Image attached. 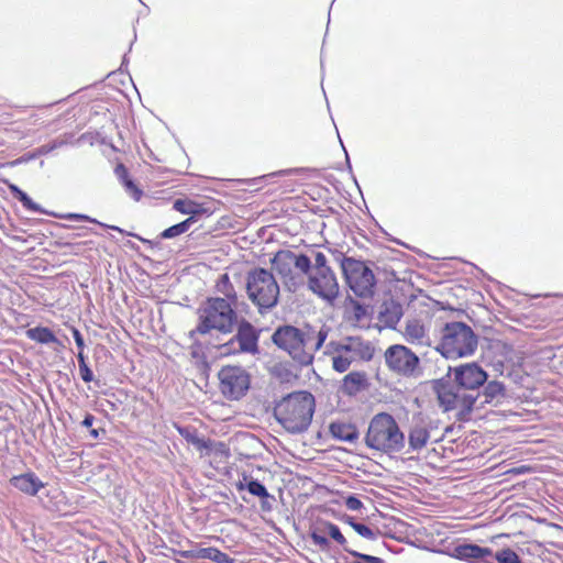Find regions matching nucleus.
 I'll list each match as a JSON object with an SVG mask.
<instances>
[{
  "label": "nucleus",
  "mask_w": 563,
  "mask_h": 563,
  "mask_svg": "<svg viewBox=\"0 0 563 563\" xmlns=\"http://www.w3.org/2000/svg\"><path fill=\"white\" fill-rule=\"evenodd\" d=\"M454 558L464 561H476L486 556H493L489 548H482L477 544H461L454 549Z\"/></svg>",
  "instance_id": "18"
},
{
  "label": "nucleus",
  "mask_w": 563,
  "mask_h": 563,
  "mask_svg": "<svg viewBox=\"0 0 563 563\" xmlns=\"http://www.w3.org/2000/svg\"><path fill=\"white\" fill-rule=\"evenodd\" d=\"M73 335H74L77 347L79 349V351L82 352L84 347H85V342H84L81 333L77 329L74 328Z\"/></svg>",
  "instance_id": "42"
},
{
  "label": "nucleus",
  "mask_w": 563,
  "mask_h": 563,
  "mask_svg": "<svg viewBox=\"0 0 563 563\" xmlns=\"http://www.w3.org/2000/svg\"><path fill=\"white\" fill-rule=\"evenodd\" d=\"M345 551H347L351 555L361 559V561H355L352 563H384L383 559L369 554H363L357 551L349 550L347 548H344Z\"/></svg>",
  "instance_id": "36"
},
{
  "label": "nucleus",
  "mask_w": 563,
  "mask_h": 563,
  "mask_svg": "<svg viewBox=\"0 0 563 563\" xmlns=\"http://www.w3.org/2000/svg\"><path fill=\"white\" fill-rule=\"evenodd\" d=\"M311 540L316 545H318L322 550L328 549L330 545L328 538L318 532H312Z\"/></svg>",
  "instance_id": "37"
},
{
  "label": "nucleus",
  "mask_w": 563,
  "mask_h": 563,
  "mask_svg": "<svg viewBox=\"0 0 563 563\" xmlns=\"http://www.w3.org/2000/svg\"><path fill=\"white\" fill-rule=\"evenodd\" d=\"M344 504L349 510L353 511H357L363 507V503L355 496L346 497Z\"/></svg>",
  "instance_id": "38"
},
{
  "label": "nucleus",
  "mask_w": 563,
  "mask_h": 563,
  "mask_svg": "<svg viewBox=\"0 0 563 563\" xmlns=\"http://www.w3.org/2000/svg\"><path fill=\"white\" fill-rule=\"evenodd\" d=\"M365 443L379 452L398 453L405 448V435L391 415L380 412L372 418Z\"/></svg>",
  "instance_id": "5"
},
{
  "label": "nucleus",
  "mask_w": 563,
  "mask_h": 563,
  "mask_svg": "<svg viewBox=\"0 0 563 563\" xmlns=\"http://www.w3.org/2000/svg\"><path fill=\"white\" fill-rule=\"evenodd\" d=\"M314 407L312 394L295 391L277 404L274 415L288 432L300 433L310 426Z\"/></svg>",
  "instance_id": "2"
},
{
  "label": "nucleus",
  "mask_w": 563,
  "mask_h": 563,
  "mask_svg": "<svg viewBox=\"0 0 563 563\" xmlns=\"http://www.w3.org/2000/svg\"><path fill=\"white\" fill-rule=\"evenodd\" d=\"M222 394L230 399H239L250 387V376L239 366H224L219 372Z\"/></svg>",
  "instance_id": "13"
},
{
  "label": "nucleus",
  "mask_w": 563,
  "mask_h": 563,
  "mask_svg": "<svg viewBox=\"0 0 563 563\" xmlns=\"http://www.w3.org/2000/svg\"><path fill=\"white\" fill-rule=\"evenodd\" d=\"M217 290L227 297V300H230L231 305L236 302V292L234 290L233 285L230 282L228 274H223L220 276L217 283Z\"/></svg>",
  "instance_id": "25"
},
{
  "label": "nucleus",
  "mask_w": 563,
  "mask_h": 563,
  "mask_svg": "<svg viewBox=\"0 0 563 563\" xmlns=\"http://www.w3.org/2000/svg\"><path fill=\"white\" fill-rule=\"evenodd\" d=\"M341 268L346 284L357 297L368 298L374 295L375 275L364 262L353 257H343Z\"/></svg>",
  "instance_id": "11"
},
{
  "label": "nucleus",
  "mask_w": 563,
  "mask_h": 563,
  "mask_svg": "<svg viewBox=\"0 0 563 563\" xmlns=\"http://www.w3.org/2000/svg\"><path fill=\"white\" fill-rule=\"evenodd\" d=\"M305 277L308 289L319 298L332 303L339 297L338 278L324 253L311 251L309 267L303 272Z\"/></svg>",
  "instance_id": "4"
},
{
  "label": "nucleus",
  "mask_w": 563,
  "mask_h": 563,
  "mask_svg": "<svg viewBox=\"0 0 563 563\" xmlns=\"http://www.w3.org/2000/svg\"><path fill=\"white\" fill-rule=\"evenodd\" d=\"M504 385L497 380L489 382L485 389L484 395L486 397V401H493L494 399H497L498 397L504 395Z\"/></svg>",
  "instance_id": "31"
},
{
  "label": "nucleus",
  "mask_w": 563,
  "mask_h": 563,
  "mask_svg": "<svg viewBox=\"0 0 563 563\" xmlns=\"http://www.w3.org/2000/svg\"><path fill=\"white\" fill-rule=\"evenodd\" d=\"M440 341L434 346L446 360L472 356L477 350L478 338L473 329L464 322H446L440 331Z\"/></svg>",
  "instance_id": "3"
},
{
  "label": "nucleus",
  "mask_w": 563,
  "mask_h": 563,
  "mask_svg": "<svg viewBox=\"0 0 563 563\" xmlns=\"http://www.w3.org/2000/svg\"><path fill=\"white\" fill-rule=\"evenodd\" d=\"M194 222H195V218L189 217L185 221L177 223L175 225H172L168 229L164 230L162 232L161 236L163 239H172V238L178 236L183 233H186L190 229V227Z\"/></svg>",
  "instance_id": "26"
},
{
  "label": "nucleus",
  "mask_w": 563,
  "mask_h": 563,
  "mask_svg": "<svg viewBox=\"0 0 563 563\" xmlns=\"http://www.w3.org/2000/svg\"><path fill=\"white\" fill-rule=\"evenodd\" d=\"M330 328L322 324L316 327L305 323L300 327L285 324L278 327L272 341L285 351L300 366L311 365L314 354L325 343Z\"/></svg>",
  "instance_id": "1"
},
{
  "label": "nucleus",
  "mask_w": 563,
  "mask_h": 563,
  "mask_svg": "<svg viewBox=\"0 0 563 563\" xmlns=\"http://www.w3.org/2000/svg\"><path fill=\"white\" fill-rule=\"evenodd\" d=\"M433 388L439 406L444 411L455 410L457 416H465L472 411L476 397L464 391L456 383L441 378L434 382Z\"/></svg>",
  "instance_id": "10"
},
{
  "label": "nucleus",
  "mask_w": 563,
  "mask_h": 563,
  "mask_svg": "<svg viewBox=\"0 0 563 563\" xmlns=\"http://www.w3.org/2000/svg\"><path fill=\"white\" fill-rule=\"evenodd\" d=\"M325 531L333 539L335 540L339 544L341 545H345L346 543V539L345 537L342 534V532L340 531L339 527L335 526L334 523H331V522H327L325 526Z\"/></svg>",
  "instance_id": "35"
},
{
  "label": "nucleus",
  "mask_w": 563,
  "mask_h": 563,
  "mask_svg": "<svg viewBox=\"0 0 563 563\" xmlns=\"http://www.w3.org/2000/svg\"><path fill=\"white\" fill-rule=\"evenodd\" d=\"M124 186L129 194H131L135 200L140 199L142 191L134 185V183L131 179H125Z\"/></svg>",
  "instance_id": "40"
},
{
  "label": "nucleus",
  "mask_w": 563,
  "mask_h": 563,
  "mask_svg": "<svg viewBox=\"0 0 563 563\" xmlns=\"http://www.w3.org/2000/svg\"><path fill=\"white\" fill-rule=\"evenodd\" d=\"M78 365H79V373L80 377L85 383H90L93 380V374L89 366L86 363V356L84 355V352L79 351L78 355Z\"/></svg>",
  "instance_id": "33"
},
{
  "label": "nucleus",
  "mask_w": 563,
  "mask_h": 563,
  "mask_svg": "<svg viewBox=\"0 0 563 563\" xmlns=\"http://www.w3.org/2000/svg\"><path fill=\"white\" fill-rule=\"evenodd\" d=\"M214 548H194L180 552V555L187 560L194 559H212Z\"/></svg>",
  "instance_id": "29"
},
{
  "label": "nucleus",
  "mask_w": 563,
  "mask_h": 563,
  "mask_svg": "<svg viewBox=\"0 0 563 563\" xmlns=\"http://www.w3.org/2000/svg\"><path fill=\"white\" fill-rule=\"evenodd\" d=\"M275 497L268 493V497H261V509L265 512L273 510V503Z\"/></svg>",
  "instance_id": "41"
},
{
  "label": "nucleus",
  "mask_w": 563,
  "mask_h": 563,
  "mask_svg": "<svg viewBox=\"0 0 563 563\" xmlns=\"http://www.w3.org/2000/svg\"><path fill=\"white\" fill-rule=\"evenodd\" d=\"M361 537L367 539V540H375L377 539V531L369 528L366 525L355 522L352 517H347L345 520Z\"/></svg>",
  "instance_id": "28"
},
{
  "label": "nucleus",
  "mask_w": 563,
  "mask_h": 563,
  "mask_svg": "<svg viewBox=\"0 0 563 563\" xmlns=\"http://www.w3.org/2000/svg\"><path fill=\"white\" fill-rule=\"evenodd\" d=\"M211 560L217 563H233V560L227 553H223L216 548L213 550Z\"/></svg>",
  "instance_id": "39"
},
{
  "label": "nucleus",
  "mask_w": 563,
  "mask_h": 563,
  "mask_svg": "<svg viewBox=\"0 0 563 563\" xmlns=\"http://www.w3.org/2000/svg\"><path fill=\"white\" fill-rule=\"evenodd\" d=\"M174 209L184 214H190V217H194L196 214H200L203 212L202 206L192 200L177 199L174 202Z\"/></svg>",
  "instance_id": "24"
},
{
  "label": "nucleus",
  "mask_w": 563,
  "mask_h": 563,
  "mask_svg": "<svg viewBox=\"0 0 563 563\" xmlns=\"http://www.w3.org/2000/svg\"><path fill=\"white\" fill-rule=\"evenodd\" d=\"M115 172H117L118 176H119V177H121V178L123 179V181H124L125 179H128V172H126V169L124 168V166H123V165H119V166L117 167Z\"/></svg>",
  "instance_id": "44"
},
{
  "label": "nucleus",
  "mask_w": 563,
  "mask_h": 563,
  "mask_svg": "<svg viewBox=\"0 0 563 563\" xmlns=\"http://www.w3.org/2000/svg\"><path fill=\"white\" fill-rule=\"evenodd\" d=\"M26 336L30 340L42 343V344H49V343L59 344V340L56 338V335L53 333V331L46 327L31 328L26 331Z\"/></svg>",
  "instance_id": "21"
},
{
  "label": "nucleus",
  "mask_w": 563,
  "mask_h": 563,
  "mask_svg": "<svg viewBox=\"0 0 563 563\" xmlns=\"http://www.w3.org/2000/svg\"><path fill=\"white\" fill-rule=\"evenodd\" d=\"M245 289L247 298L261 314L274 309L279 300L280 287L272 272L254 268L246 275Z\"/></svg>",
  "instance_id": "7"
},
{
  "label": "nucleus",
  "mask_w": 563,
  "mask_h": 563,
  "mask_svg": "<svg viewBox=\"0 0 563 563\" xmlns=\"http://www.w3.org/2000/svg\"><path fill=\"white\" fill-rule=\"evenodd\" d=\"M449 373H453L454 383L464 391L476 390L487 380V373L474 362L449 367Z\"/></svg>",
  "instance_id": "15"
},
{
  "label": "nucleus",
  "mask_w": 563,
  "mask_h": 563,
  "mask_svg": "<svg viewBox=\"0 0 563 563\" xmlns=\"http://www.w3.org/2000/svg\"><path fill=\"white\" fill-rule=\"evenodd\" d=\"M222 349L224 354L231 352L255 354L258 352V333L249 321L242 320L234 338L229 343L222 345Z\"/></svg>",
  "instance_id": "14"
},
{
  "label": "nucleus",
  "mask_w": 563,
  "mask_h": 563,
  "mask_svg": "<svg viewBox=\"0 0 563 563\" xmlns=\"http://www.w3.org/2000/svg\"><path fill=\"white\" fill-rule=\"evenodd\" d=\"M246 489L250 494L257 497H268V492L266 487L260 483L257 479H250L246 482L245 486L241 484L239 489Z\"/></svg>",
  "instance_id": "30"
},
{
  "label": "nucleus",
  "mask_w": 563,
  "mask_h": 563,
  "mask_svg": "<svg viewBox=\"0 0 563 563\" xmlns=\"http://www.w3.org/2000/svg\"><path fill=\"white\" fill-rule=\"evenodd\" d=\"M329 429L332 437L341 441L354 442L358 437V432L352 423L335 421L330 424Z\"/></svg>",
  "instance_id": "20"
},
{
  "label": "nucleus",
  "mask_w": 563,
  "mask_h": 563,
  "mask_svg": "<svg viewBox=\"0 0 563 563\" xmlns=\"http://www.w3.org/2000/svg\"><path fill=\"white\" fill-rule=\"evenodd\" d=\"M271 265L282 278L285 288L295 292L305 284L303 272L309 267V255L280 250L271 260Z\"/></svg>",
  "instance_id": "9"
},
{
  "label": "nucleus",
  "mask_w": 563,
  "mask_h": 563,
  "mask_svg": "<svg viewBox=\"0 0 563 563\" xmlns=\"http://www.w3.org/2000/svg\"><path fill=\"white\" fill-rule=\"evenodd\" d=\"M180 434L185 438L188 443H191L197 450H206L210 448V444L205 439L200 438L196 431L189 429H179Z\"/></svg>",
  "instance_id": "27"
},
{
  "label": "nucleus",
  "mask_w": 563,
  "mask_h": 563,
  "mask_svg": "<svg viewBox=\"0 0 563 563\" xmlns=\"http://www.w3.org/2000/svg\"><path fill=\"white\" fill-rule=\"evenodd\" d=\"M93 421H95V417L90 413H87L85 419L82 420L81 424L86 428H91Z\"/></svg>",
  "instance_id": "43"
},
{
  "label": "nucleus",
  "mask_w": 563,
  "mask_h": 563,
  "mask_svg": "<svg viewBox=\"0 0 563 563\" xmlns=\"http://www.w3.org/2000/svg\"><path fill=\"white\" fill-rule=\"evenodd\" d=\"M494 556L498 563H522L519 555L509 548L498 551Z\"/></svg>",
  "instance_id": "32"
},
{
  "label": "nucleus",
  "mask_w": 563,
  "mask_h": 563,
  "mask_svg": "<svg viewBox=\"0 0 563 563\" xmlns=\"http://www.w3.org/2000/svg\"><path fill=\"white\" fill-rule=\"evenodd\" d=\"M10 192L13 195L14 198H16L22 206L30 210L35 212H43L40 205L35 203L24 191H22L16 185L14 184H8Z\"/></svg>",
  "instance_id": "22"
},
{
  "label": "nucleus",
  "mask_w": 563,
  "mask_h": 563,
  "mask_svg": "<svg viewBox=\"0 0 563 563\" xmlns=\"http://www.w3.org/2000/svg\"><path fill=\"white\" fill-rule=\"evenodd\" d=\"M10 483L14 488L30 496H35L44 487V483L32 472L13 476Z\"/></svg>",
  "instance_id": "17"
},
{
  "label": "nucleus",
  "mask_w": 563,
  "mask_h": 563,
  "mask_svg": "<svg viewBox=\"0 0 563 563\" xmlns=\"http://www.w3.org/2000/svg\"><path fill=\"white\" fill-rule=\"evenodd\" d=\"M430 439V433L423 420L417 421L410 429L408 443L412 451L423 449Z\"/></svg>",
  "instance_id": "19"
},
{
  "label": "nucleus",
  "mask_w": 563,
  "mask_h": 563,
  "mask_svg": "<svg viewBox=\"0 0 563 563\" xmlns=\"http://www.w3.org/2000/svg\"><path fill=\"white\" fill-rule=\"evenodd\" d=\"M365 380V375L360 372H351L343 379L344 390L352 395L360 390Z\"/></svg>",
  "instance_id": "23"
},
{
  "label": "nucleus",
  "mask_w": 563,
  "mask_h": 563,
  "mask_svg": "<svg viewBox=\"0 0 563 563\" xmlns=\"http://www.w3.org/2000/svg\"><path fill=\"white\" fill-rule=\"evenodd\" d=\"M387 368L402 377H418L422 373L419 356L401 344L390 345L384 353Z\"/></svg>",
  "instance_id": "12"
},
{
  "label": "nucleus",
  "mask_w": 563,
  "mask_h": 563,
  "mask_svg": "<svg viewBox=\"0 0 563 563\" xmlns=\"http://www.w3.org/2000/svg\"><path fill=\"white\" fill-rule=\"evenodd\" d=\"M90 435L93 439H97L99 437V431L97 429H90Z\"/></svg>",
  "instance_id": "45"
},
{
  "label": "nucleus",
  "mask_w": 563,
  "mask_h": 563,
  "mask_svg": "<svg viewBox=\"0 0 563 563\" xmlns=\"http://www.w3.org/2000/svg\"><path fill=\"white\" fill-rule=\"evenodd\" d=\"M374 351L371 342L360 336H346L341 341H330L327 343L323 354L331 358L332 368L335 372L344 373L355 361L372 360Z\"/></svg>",
  "instance_id": "8"
},
{
  "label": "nucleus",
  "mask_w": 563,
  "mask_h": 563,
  "mask_svg": "<svg viewBox=\"0 0 563 563\" xmlns=\"http://www.w3.org/2000/svg\"><path fill=\"white\" fill-rule=\"evenodd\" d=\"M62 218L64 219H69V220H84V221H89V222H92V223H97L101 227H106V228H109L111 230H114V231H119L121 233H124V231L122 229H120L119 227H115V225H108V224H104V223H101L99 221H97L96 219H92L88 216H85V214H80V213H68L66 216H63Z\"/></svg>",
  "instance_id": "34"
},
{
  "label": "nucleus",
  "mask_w": 563,
  "mask_h": 563,
  "mask_svg": "<svg viewBox=\"0 0 563 563\" xmlns=\"http://www.w3.org/2000/svg\"><path fill=\"white\" fill-rule=\"evenodd\" d=\"M404 336L410 344L419 346H432L429 330L419 319H410L406 321Z\"/></svg>",
  "instance_id": "16"
},
{
  "label": "nucleus",
  "mask_w": 563,
  "mask_h": 563,
  "mask_svg": "<svg viewBox=\"0 0 563 563\" xmlns=\"http://www.w3.org/2000/svg\"><path fill=\"white\" fill-rule=\"evenodd\" d=\"M199 323L189 335L192 338L196 333L207 334L211 330L222 333H230L236 322L238 314L232 308L231 302L224 298H208L199 308Z\"/></svg>",
  "instance_id": "6"
}]
</instances>
